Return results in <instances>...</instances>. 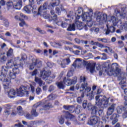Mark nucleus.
Instances as JSON below:
<instances>
[{"mask_svg": "<svg viewBox=\"0 0 127 127\" xmlns=\"http://www.w3.org/2000/svg\"><path fill=\"white\" fill-rule=\"evenodd\" d=\"M5 61H6V58L5 56H3L2 57L0 58V63L3 64Z\"/></svg>", "mask_w": 127, "mask_h": 127, "instance_id": "8fccbe9b", "label": "nucleus"}, {"mask_svg": "<svg viewBox=\"0 0 127 127\" xmlns=\"http://www.w3.org/2000/svg\"><path fill=\"white\" fill-rule=\"evenodd\" d=\"M50 108H52V104L49 103L43 106V108L40 109V111H42L43 110L46 111V110H49Z\"/></svg>", "mask_w": 127, "mask_h": 127, "instance_id": "72a5a7b5", "label": "nucleus"}, {"mask_svg": "<svg viewBox=\"0 0 127 127\" xmlns=\"http://www.w3.org/2000/svg\"><path fill=\"white\" fill-rule=\"evenodd\" d=\"M116 77H118L119 81H121L119 82V85H125L126 84L127 78L125 77L124 73H120V74L119 75H116Z\"/></svg>", "mask_w": 127, "mask_h": 127, "instance_id": "a211bd4d", "label": "nucleus"}, {"mask_svg": "<svg viewBox=\"0 0 127 127\" xmlns=\"http://www.w3.org/2000/svg\"><path fill=\"white\" fill-rule=\"evenodd\" d=\"M73 72H74V68H73V67H71L70 71L67 72V77H68V78H69V77H72V76H73Z\"/></svg>", "mask_w": 127, "mask_h": 127, "instance_id": "c03bdc74", "label": "nucleus"}, {"mask_svg": "<svg viewBox=\"0 0 127 127\" xmlns=\"http://www.w3.org/2000/svg\"><path fill=\"white\" fill-rule=\"evenodd\" d=\"M42 103H38L34 105L32 107V110L31 111V114H32L33 117H38V113L36 112V110H37V108L38 107H40L41 106Z\"/></svg>", "mask_w": 127, "mask_h": 127, "instance_id": "dca6fc26", "label": "nucleus"}, {"mask_svg": "<svg viewBox=\"0 0 127 127\" xmlns=\"http://www.w3.org/2000/svg\"><path fill=\"white\" fill-rule=\"evenodd\" d=\"M17 111L20 116L23 115V111L22 110V107H21V106H18L17 107Z\"/></svg>", "mask_w": 127, "mask_h": 127, "instance_id": "79ce46f5", "label": "nucleus"}, {"mask_svg": "<svg viewBox=\"0 0 127 127\" xmlns=\"http://www.w3.org/2000/svg\"><path fill=\"white\" fill-rule=\"evenodd\" d=\"M80 92H82L81 97H78L77 98V103L78 104H82V101H83V98L85 97V94H88V93L83 92V91Z\"/></svg>", "mask_w": 127, "mask_h": 127, "instance_id": "7c9ffc66", "label": "nucleus"}, {"mask_svg": "<svg viewBox=\"0 0 127 127\" xmlns=\"http://www.w3.org/2000/svg\"><path fill=\"white\" fill-rule=\"evenodd\" d=\"M66 77L64 78V82L65 85L66 86H71V85H75L77 83V77H74L71 80L70 78H67L66 80Z\"/></svg>", "mask_w": 127, "mask_h": 127, "instance_id": "2eb2a0df", "label": "nucleus"}, {"mask_svg": "<svg viewBox=\"0 0 127 127\" xmlns=\"http://www.w3.org/2000/svg\"><path fill=\"white\" fill-rule=\"evenodd\" d=\"M30 60H31L32 63L30 65L29 69L30 70H33V69H34V67H36L35 63H34L32 58H30Z\"/></svg>", "mask_w": 127, "mask_h": 127, "instance_id": "ea45409f", "label": "nucleus"}, {"mask_svg": "<svg viewBox=\"0 0 127 127\" xmlns=\"http://www.w3.org/2000/svg\"><path fill=\"white\" fill-rule=\"evenodd\" d=\"M12 55H13V50L10 48V49L6 53V56L8 57H11V56H12Z\"/></svg>", "mask_w": 127, "mask_h": 127, "instance_id": "a19ab883", "label": "nucleus"}, {"mask_svg": "<svg viewBox=\"0 0 127 127\" xmlns=\"http://www.w3.org/2000/svg\"><path fill=\"white\" fill-rule=\"evenodd\" d=\"M22 6V0H18L15 4H14L13 8L15 9H20Z\"/></svg>", "mask_w": 127, "mask_h": 127, "instance_id": "cd10ccee", "label": "nucleus"}, {"mask_svg": "<svg viewBox=\"0 0 127 127\" xmlns=\"http://www.w3.org/2000/svg\"><path fill=\"white\" fill-rule=\"evenodd\" d=\"M30 58L33 59V61L35 63L34 64L36 65V67H37V68H40V67L42 66V61L39 60L35 59L33 58L32 56H30L29 59H30Z\"/></svg>", "mask_w": 127, "mask_h": 127, "instance_id": "5701e85b", "label": "nucleus"}, {"mask_svg": "<svg viewBox=\"0 0 127 127\" xmlns=\"http://www.w3.org/2000/svg\"><path fill=\"white\" fill-rule=\"evenodd\" d=\"M83 21H86V25L89 27H92L93 22H92V16L89 15V13H84L81 16Z\"/></svg>", "mask_w": 127, "mask_h": 127, "instance_id": "6e6552de", "label": "nucleus"}, {"mask_svg": "<svg viewBox=\"0 0 127 127\" xmlns=\"http://www.w3.org/2000/svg\"><path fill=\"white\" fill-rule=\"evenodd\" d=\"M123 28L125 29V30L127 31V22H125L124 23Z\"/></svg>", "mask_w": 127, "mask_h": 127, "instance_id": "774afa93", "label": "nucleus"}, {"mask_svg": "<svg viewBox=\"0 0 127 127\" xmlns=\"http://www.w3.org/2000/svg\"><path fill=\"white\" fill-rule=\"evenodd\" d=\"M106 26L107 27V30L106 32V35H108V34H110V32L113 33V32H115L116 31V28L114 27L115 26H114V24H112L111 19L109 21H108Z\"/></svg>", "mask_w": 127, "mask_h": 127, "instance_id": "ddd939ff", "label": "nucleus"}, {"mask_svg": "<svg viewBox=\"0 0 127 127\" xmlns=\"http://www.w3.org/2000/svg\"><path fill=\"white\" fill-rule=\"evenodd\" d=\"M81 108L80 107V106H77L76 108V109H75V112L76 113V114H80V113H81Z\"/></svg>", "mask_w": 127, "mask_h": 127, "instance_id": "09e8293b", "label": "nucleus"}, {"mask_svg": "<svg viewBox=\"0 0 127 127\" xmlns=\"http://www.w3.org/2000/svg\"><path fill=\"white\" fill-rule=\"evenodd\" d=\"M64 84H65V83L64 82V80H63V81L56 82V85H57L59 89H64Z\"/></svg>", "mask_w": 127, "mask_h": 127, "instance_id": "f704fd0d", "label": "nucleus"}, {"mask_svg": "<svg viewBox=\"0 0 127 127\" xmlns=\"http://www.w3.org/2000/svg\"><path fill=\"white\" fill-rule=\"evenodd\" d=\"M87 118V116H86L85 114H80L78 116V120L79 121H84L85 120H86Z\"/></svg>", "mask_w": 127, "mask_h": 127, "instance_id": "4c0bfd02", "label": "nucleus"}, {"mask_svg": "<svg viewBox=\"0 0 127 127\" xmlns=\"http://www.w3.org/2000/svg\"><path fill=\"white\" fill-rule=\"evenodd\" d=\"M21 60H23V61H26V60H27V56H26V54H22L21 55Z\"/></svg>", "mask_w": 127, "mask_h": 127, "instance_id": "864d4df0", "label": "nucleus"}, {"mask_svg": "<svg viewBox=\"0 0 127 127\" xmlns=\"http://www.w3.org/2000/svg\"><path fill=\"white\" fill-rule=\"evenodd\" d=\"M4 115L6 116H8V115H10V109H5L4 111Z\"/></svg>", "mask_w": 127, "mask_h": 127, "instance_id": "bf43d9fd", "label": "nucleus"}, {"mask_svg": "<svg viewBox=\"0 0 127 127\" xmlns=\"http://www.w3.org/2000/svg\"><path fill=\"white\" fill-rule=\"evenodd\" d=\"M101 92L102 90L98 89L97 93V95L95 97L96 105L97 107H101L102 106L105 107L107 105H109V98H107L106 96H103V95H100Z\"/></svg>", "mask_w": 127, "mask_h": 127, "instance_id": "7ed1b4c3", "label": "nucleus"}, {"mask_svg": "<svg viewBox=\"0 0 127 127\" xmlns=\"http://www.w3.org/2000/svg\"><path fill=\"white\" fill-rule=\"evenodd\" d=\"M16 94V92L13 89H10L8 92V97L10 99H12V98H14L15 97V94Z\"/></svg>", "mask_w": 127, "mask_h": 127, "instance_id": "c756f323", "label": "nucleus"}, {"mask_svg": "<svg viewBox=\"0 0 127 127\" xmlns=\"http://www.w3.org/2000/svg\"><path fill=\"white\" fill-rule=\"evenodd\" d=\"M102 55H103V57L101 58L102 60H107V59H108L107 54L105 53H103L102 54Z\"/></svg>", "mask_w": 127, "mask_h": 127, "instance_id": "13d9d810", "label": "nucleus"}, {"mask_svg": "<svg viewBox=\"0 0 127 127\" xmlns=\"http://www.w3.org/2000/svg\"><path fill=\"white\" fill-rule=\"evenodd\" d=\"M86 69L87 70L89 71L90 73H94V71H95V65L89 63L86 65Z\"/></svg>", "mask_w": 127, "mask_h": 127, "instance_id": "393cba45", "label": "nucleus"}, {"mask_svg": "<svg viewBox=\"0 0 127 127\" xmlns=\"http://www.w3.org/2000/svg\"><path fill=\"white\" fill-rule=\"evenodd\" d=\"M80 82H83L81 84L80 87V92H83V93H89L91 90V88L88 86V83L86 81V77L85 76H80Z\"/></svg>", "mask_w": 127, "mask_h": 127, "instance_id": "423d86ee", "label": "nucleus"}, {"mask_svg": "<svg viewBox=\"0 0 127 127\" xmlns=\"http://www.w3.org/2000/svg\"><path fill=\"white\" fill-rule=\"evenodd\" d=\"M21 21V23H19L20 26H23V25H25V21L23 19H20Z\"/></svg>", "mask_w": 127, "mask_h": 127, "instance_id": "0e129e2a", "label": "nucleus"}, {"mask_svg": "<svg viewBox=\"0 0 127 127\" xmlns=\"http://www.w3.org/2000/svg\"><path fill=\"white\" fill-rule=\"evenodd\" d=\"M82 65H83V62H82V60H81V59H76L72 64V66L74 67V69H75L76 67H78V68H81L82 67Z\"/></svg>", "mask_w": 127, "mask_h": 127, "instance_id": "6ab92c4d", "label": "nucleus"}, {"mask_svg": "<svg viewBox=\"0 0 127 127\" xmlns=\"http://www.w3.org/2000/svg\"><path fill=\"white\" fill-rule=\"evenodd\" d=\"M3 20H4V23L5 24V26L6 27H8V26H9V22H8V20H4V18Z\"/></svg>", "mask_w": 127, "mask_h": 127, "instance_id": "680f3d73", "label": "nucleus"}, {"mask_svg": "<svg viewBox=\"0 0 127 127\" xmlns=\"http://www.w3.org/2000/svg\"><path fill=\"white\" fill-rule=\"evenodd\" d=\"M82 106H83L84 109H86V108L87 107V101L84 100L83 102Z\"/></svg>", "mask_w": 127, "mask_h": 127, "instance_id": "338daca9", "label": "nucleus"}, {"mask_svg": "<svg viewBox=\"0 0 127 127\" xmlns=\"http://www.w3.org/2000/svg\"><path fill=\"white\" fill-rule=\"evenodd\" d=\"M65 119H69L70 121H72L73 122V124L74 125H77L78 121L76 120V118H75V116L73 115H72L71 114L69 113V112L66 111L65 112V116H64Z\"/></svg>", "mask_w": 127, "mask_h": 127, "instance_id": "f3484780", "label": "nucleus"}, {"mask_svg": "<svg viewBox=\"0 0 127 127\" xmlns=\"http://www.w3.org/2000/svg\"><path fill=\"white\" fill-rule=\"evenodd\" d=\"M47 82V84H51L52 83L53 79L51 77H48L47 79H45Z\"/></svg>", "mask_w": 127, "mask_h": 127, "instance_id": "603ef678", "label": "nucleus"}, {"mask_svg": "<svg viewBox=\"0 0 127 127\" xmlns=\"http://www.w3.org/2000/svg\"><path fill=\"white\" fill-rule=\"evenodd\" d=\"M63 108L64 109V110H66V111H69L70 113H74V112H75V107L74 106V105H64L63 106Z\"/></svg>", "mask_w": 127, "mask_h": 127, "instance_id": "bb28decb", "label": "nucleus"}, {"mask_svg": "<svg viewBox=\"0 0 127 127\" xmlns=\"http://www.w3.org/2000/svg\"><path fill=\"white\" fill-rule=\"evenodd\" d=\"M35 30L38 31V32H39V33H40L41 34H45L46 33V32H45V31L42 30L40 28H37Z\"/></svg>", "mask_w": 127, "mask_h": 127, "instance_id": "3c124183", "label": "nucleus"}, {"mask_svg": "<svg viewBox=\"0 0 127 127\" xmlns=\"http://www.w3.org/2000/svg\"><path fill=\"white\" fill-rule=\"evenodd\" d=\"M54 7H55L54 5H53L52 2H51L50 4H48L47 8L48 9H53Z\"/></svg>", "mask_w": 127, "mask_h": 127, "instance_id": "5fc2aeb1", "label": "nucleus"}, {"mask_svg": "<svg viewBox=\"0 0 127 127\" xmlns=\"http://www.w3.org/2000/svg\"><path fill=\"white\" fill-rule=\"evenodd\" d=\"M9 83L7 84V82H3V86L4 89L5 90V89H7L8 88V84Z\"/></svg>", "mask_w": 127, "mask_h": 127, "instance_id": "052dcab7", "label": "nucleus"}, {"mask_svg": "<svg viewBox=\"0 0 127 127\" xmlns=\"http://www.w3.org/2000/svg\"><path fill=\"white\" fill-rule=\"evenodd\" d=\"M29 0V4L28 5H33L35 3L34 0Z\"/></svg>", "mask_w": 127, "mask_h": 127, "instance_id": "69168bd1", "label": "nucleus"}, {"mask_svg": "<svg viewBox=\"0 0 127 127\" xmlns=\"http://www.w3.org/2000/svg\"><path fill=\"white\" fill-rule=\"evenodd\" d=\"M7 67L2 66L1 69V81L2 82H6L7 84L10 83V79L5 78L7 75Z\"/></svg>", "mask_w": 127, "mask_h": 127, "instance_id": "0eeeda50", "label": "nucleus"}, {"mask_svg": "<svg viewBox=\"0 0 127 127\" xmlns=\"http://www.w3.org/2000/svg\"><path fill=\"white\" fill-rule=\"evenodd\" d=\"M51 72L50 71H47L46 69H44L43 71L41 72L40 77L43 80H47V78L49 77Z\"/></svg>", "mask_w": 127, "mask_h": 127, "instance_id": "aec40b11", "label": "nucleus"}, {"mask_svg": "<svg viewBox=\"0 0 127 127\" xmlns=\"http://www.w3.org/2000/svg\"><path fill=\"white\" fill-rule=\"evenodd\" d=\"M57 15L54 14L53 16H50L49 18V21H52V20H54V21H56L57 20Z\"/></svg>", "mask_w": 127, "mask_h": 127, "instance_id": "49530a36", "label": "nucleus"}, {"mask_svg": "<svg viewBox=\"0 0 127 127\" xmlns=\"http://www.w3.org/2000/svg\"><path fill=\"white\" fill-rule=\"evenodd\" d=\"M87 107V109L90 111V114L93 116H97L99 107L92 105L91 103H88Z\"/></svg>", "mask_w": 127, "mask_h": 127, "instance_id": "4468645a", "label": "nucleus"}, {"mask_svg": "<svg viewBox=\"0 0 127 127\" xmlns=\"http://www.w3.org/2000/svg\"><path fill=\"white\" fill-rule=\"evenodd\" d=\"M115 15L112 16L111 17L110 20L111 21L112 24H113L114 26H122L123 25V22L122 20H118V18H122L123 17V14L121 13V11L119 10H116L115 11Z\"/></svg>", "mask_w": 127, "mask_h": 127, "instance_id": "20e7f679", "label": "nucleus"}, {"mask_svg": "<svg viewBox=\"0 0 127 127\" xmlns=\"http://www.w3.org/2000/svg\"><path fill=\"white\" fill-rule=\"evenodd\" d=\"M52 3H53L54 6H57V5H59L60 3V0H53Z\"/></svg>", "mask_w": 127, "mask_h": 127, "instance_id": "a18cd8bd", "label": "nucleus"}, {"mask_svg": "<svg viewBox=\"0 0 127 127\" xmlns=\"http://www.w3.org/2000/svg\"><path fill=\"white\" fill-rule=\"evenodd\" d=\"M108 105H106L105 106H98L99 107L98 108V110H97V113L98 114V115L99 117H104V107H107Z\"/></svg>", "mask_w": 127, "mask_h": 127, "instance_id": "c85d7f7f", "label": "nucleus"}, {"mask_svg": "<svg viewBox=\"0 0 127 127\" xmlns=\"http://www.w3.org/2000/svg\"><path fill=\"white\" fill-rule=\"evenodd\" d=\"M115 108H116V104H112L111 106H110L107 110V115L108 116H111L115 111Z\"/></svg>", "mask_w": 127, "mask_h": 127, "instance_id": "4be33fe9", "label": "nucleus"}, {"mask_svg": "<svg viewBox=\"0 0 127 127\" xmlns=\"http://www.w3.org/2000/svg\"><path fill=\"white\" fill-rule=\"evenodd\" d=\"M93 127H105L104 126V123L103 122L99 120L94 126Z\"/></svg>", "mask_w": 127, "mask_h": 127, "instance_id": "e433bc0d", "label": "nucleus"}, {"mask_svg": "<svg viewBox=\"0 0 127 127\" xmlns=\"http://www.w3.org/2000/svg\"><path fill=\"white\" fill-rule=\"evenodd\" d=\"M35 81L36 83L39 84L40 87H42V86L44 85V83H43V81L42 80H41V78H38L37 77H35Z\"/></svg>", "mask_w": 127, "mask_h": 127, "instance_id": "c9c22d12", "label": "nucleus"}, {"mask_svg": "<svg viewBox=\"0 0 127 127\" xmlns=\"http://www.w3.org/2000/svg\"><path fill=\"white\" fill-rule=\"evenodd\" d=\"M6 66L8 68H12L13 66L14 68L12 69V72L9 71L8 75L10 78V79H15L16 78V74H19V69L18 67H22L23 66V64H19L15 65L13 64V62L12 60H9L6 64Z\"/></svg>", "mask_w": 127, "mask_h": 127, "instance_id": "f03ea898", "label": "nucleus"}, {"mask_svg": "<svg viewBox=\"0 0 127 127\" xmlns=\"http://www.w3.org/2000/svg\"><path fill=\"white\" fill-rule=\"evenodd\" d=\"M23 10L27 12V13H30L32 11V13L34 14H38V12H37V6L36 5H27L23 8Z\"/></svg>", "mask_w": 127, "mask_h": 127, "instance_id": "9d476101", "label": "nucleus"}, {"mask_svg": "<svg viewBox=\"0 0 127 127\" xmlns=\"http://www.w3.org/2000/svg\"><path fill=\"white\" fill-rule=\"evenodd\" d=\"M107 19H108V15L106 13L102 14L100 12L97 13L96 20L98 22L103 23L106 22Z\"/></svg>", "mask_w": 127, "mask_h": 127, "instance_id": "9b49d317", "label": "nucleus"}, {"mask_svg": "<svg viewBox=\"0 0 127 127\" xmlns=\"http://www.w3.org/2000/svg\"><path fill=\"white\" fill-rule=\"evenodd\" d=\"M104 69L105 72L107 73L108 76L117 77L121 75V69L119 68V65L117 63L112 64L111 65L108 63H105L103 64V70Z\"/></svg>", "mask_w": 127, "mask_h": 127, "instance_id": "f257e3e1", "label": "nucleus"}, {"mask_svg": "<svg viewBox=\"0 0 127 127\" xmlns=\"http://www.w3.org/2000/svg\"><path fill=\"white\" fill-rule=\"evenodd\" d=\"M87 97L89 96V100H93L94 99V96L93 95V91H91V94H87Z\"/></svg>", "mask_w": 127, "mask_h": 127, "instance_id": "4d7b16f0", "label": "nucleus"}, {"mask_svg": "<svg viewBox=\"0 0 127 127\" xmlns=\"http://www.w3.org/2000/svg\"><path fill=\"white\" fill-rule=\"evenodd\" d=\"M47 5L48 3L47 2H45L43 6H41L38 8V14L41 15H43V17L45 19H48L49 21V18H50V15L47 13L46 12V9H47Z\"/></svg>", "mask_w": 127, "mask_h": 127, "instance_id": "39448f33", "label": "nucleus"}, {"mask_svg": "<svg viewBox=\"0 0 127 127\" xmlns=\"http://www.w3.org/2000/svg\"><path fill=\"white\" fill-rule=\"evenodd\" d=\"M76 30V24L73 23L72 24H69V26L67 28V31H75Z\"/></svg>", "mask_w": 127, "mask_h": 127, "instance_id": "473e14b6", "label": "nucleus"}, {"mask_svg": "<svg viewBox=\"0 0 127 127\" xmlns=\"http://www.w3.org/2000/svg\"><path fill=\"white\" fill-rule=\"evenodd\" d=\"M68 21H70V20L69 19H65L64 21H58L57 23L58 25H61L63 28H66L69 24Z\"/></svg>", "mask_w": 127, "mask_h": 127, "instance_id": "412c9836", "label": "nucleus"}, {"mask_svg": "<svg viewBox=\"0 0 127 127\" xmlns=\"http://www.w3.org/2000/svg\"><path fill=\"white\" fill-rule=\"evenodd\" d=\"M41 92H42V90L40 88V87H38L36 88V94H37V95H39Z\"/></svg>", "mask_w": 127, "mask_h": 127, "instance_id": "6e6d98bb", "label": "nucleus"}, {"mask_svg": "<svg viewBox=\"0 0 127 127\" xmlns=\"http://www.w3.org/2000/svg\"><path fill=\"white\" fill-rule=\"evenodd\" d=\"M54 89H55L54 86L50 85L49 88L48 92H50V93H51L52 91H54Z\"/></svg>", "mask_w": 127, "mask_h": 127, "instance_id": "e2e57ef3", "label": "nucleus"}, {"mask_svg": "<svg viewBox=\"0 0 127 127\" xmlns=\"http://www.w3.org/2000/svg\"><path fill=\"white\" fill-rule=\"evenodd\" d=\"M100 121V117L97 115H92L89 119L87 124L89 126H94Z\"/></svg>", "mask_w": 127, "mask_h": 127, "instance_id": "f8f14e48", "label": "nucleus"}, {"mask_svg": "<svg viewBox=\"0 0 127 127\" xmlns=\"http://www.w3.org/2000/svg\"><path fill=\"white\" fill-rule=\"evenodd\" d=\"M6 5H7V6H8V7H12V6L13 7V5L14 4H13V2H12V1L9 0L6 2Z\"/></svg>", "mask_w": 127, "mask_h": 127, "instance_id": "de8ad7c7", "label": "nucleus"}, {"mask_svg": "<svg viewBox=\"0 0 127 127\" xmlns=\"http://www.w3.org/2000/svg\"><path fill=\"white\" fill-rule=\"evenodd\" d=\"M119 115L117 114H114L110 117V120L112 121V125H115L116 123H118L119 120Z\"/></svg>", "mask_w": 127, "mask_h": 127, "instance_id": "b1692460", "label": "nucleus"}, {"mask_svg": "<svg viewBox=\"0 0 127 127\" xmlns=\"http://www.w3.org/2000/svg\"><path fill=\"white\" fill-rule=\"evenodd\" d=\"M27 89H29V86L21 85L17 91V96H19V97H22V96H24L25 94L27 96L28 95V91L26 90Z\"/></svg>", "mask_w": 127, "mask_h": 127, "instance_id": "1a4fd4ad", "label": "nucleus"}, {"mask_svg": "<svg viewBox=\"0 0 127 127\" xmlns=\"http://www.w3.org/2000/svg\"><path fill=\"white\" fill-rule=\"evenodd\" d=\"M25 117L26 118V119H27V120H34V117H33L32 114H30L29 113H27L26 114H25Z\"/></svg>", "mask_w": 127, "mask_h": 127, "instance_id": "58836bf2", "label": "nucleus"}, {"mask_svg": "<svg viewBox=\"0 0 127 127\" xmlns=\"http://www.w3.org/2000/svg\"><path fill=\"white\" fill-rule=\"evenodd\" d=\"M79 18H80V16H79V15H77V17H76L75 28H77V29L81 30V29H83V28L84 27L83 26V25H82L81 23L78 22V20H79Z\"/></svg>", "mask_w": 127, "mask_h": 127, "instance_id": "a878e982", "label": "nucleus"}, {"mask_svg": "<svg viewBox=\"0 0 127 127\" xmlns=\"http://www.w3.org/2000/svg\"><path fill=\"white\" fill-rule=\"evenodd\" d=\"M127 110L126 106H118L117 108L118 114H122V112H125Z\"/></svg>", "mask_w": 127, "mask_h": 127, "instance_id": "2f4dec72", "label": "nucleus"}, {"mask_svg": "<svg viewBox=\"0 0 127 127\" xmlns=\"http://www.w3.org/2000/svg\"><path fill=\"white\" fill-rule=\"evenodd\" d=\"M57 63L61 66L62 68H65L66 67V64L64 63V61L61 62L60 60H58Z\"/></svg>", "mask_w": 127, "mask_h": 127, "instance_id": "37998d69", "label": "nucleus"}]
</instances>
